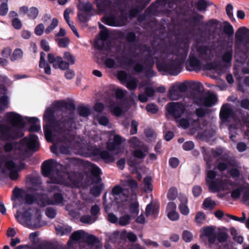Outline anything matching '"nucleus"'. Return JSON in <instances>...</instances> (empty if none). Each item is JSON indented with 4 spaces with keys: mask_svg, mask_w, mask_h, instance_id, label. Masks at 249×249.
<instances>
[{
    "mask_svg": "<svg viewBox=\"0 0 249 249\" xmlns=\"http://www.w3.org/2000/svg\"><path fill=\"white\" fill-rule=\"evenodd\" d=\"M8 121L11 123L12 126L7 127L2 124L0 125V137L6 138L8 137L17 139L23 135V129L25 122L22 117L18 114L14 112L8 113L6 114Z\"/></svg>",
    "mask_w": 249,
    "mask_h": 249,
    "instance_id": "nucleus-1",
    "label": "nucleus"
},
{
    "mask_svg": "<svg viewBox=\"0 0 249 249\" xmlns=\"http://www.w3.org/2000/svg\"><path fill=\"white\" fill-rule=\"evenodd\" d=\"M53 142L50 147L51 151L56 155L59 154H70L71 152H77L84 156L83 151L85 150L86 143L84 141H47ZM87 142V141H85Z\"/></svg>",
    "mask_w": 249,
    "mask_h": 249,
    "instance_id": "nucleus-2",
    "label": "nucleus"
},
{
    "mask_svg": "<svg viewBox=\"0 0 249 249\" xmlns=\"http://www.w3.org/2000/svg\"><path fill=\"white\" fill-rule=\"evenodd\" d=\"M90 142H86L85 150L83 151L84 157H98L106 162H111L113 161V156L110 154L108 151L102 150L101 147L91 144Z\"/></svg>",
    "mask_w": 249,
    "mask_h": 249,
    "instance_id": "nucleus-3",
    "label": "nucleus"
},
{
    "mask_svg": "<svg viewBox=\"0 0 249 249\" xmlns=\"http://www.w3.org/2000/svg\"><path fill=\"white\" fill-rule=\"evenodd\" d=\"M211 56V51L206 48L198 49L195 56L191 53L189 61V65L191 69L190 70L197 71L201 68L200 62L197 60V58L207 61L210 59Z\"/></svg>",
    "mask_w": 249,
    "mask_h": 249,
    "instance_id": "nucleus-4",
    "label": "nucleus"
},
{
    "mask_svg": "<svg viewBox=\"0 0 249 249\" xmlns=\"http://www.w3.org/2000/svg\"><path fill=\"white\" fill-rule=\"evenodd\" d=\"M236 45L243 51L249 52V29L246 27L238 28L235 35Z\"/></svg>",
    "mask_w": 249,
    "mask_h": 249,
    "instance_id": "nucleus-5",
    "label": "nucleus"
},
{
    "mask_svg": "<svg viewBox=\"0 0 249 249\" xmlns=\"http://www.w3.org/2000/svg\"><path fill=\"white\" fill-rule=\"evenodd\" d=\"M188 106L182 102H171L166 105L167 112L177 119L188 113Z\"/></svg>",
    "mask_w": 249,
    "mask_h": 249,
    "instance_id": "nucleus-6",
    "label": "nucleus"
},
{
    "mask_svg": "<svg viewBox=\"0 0 249 249\" xmlns=\"http://www.w3.org/2000/svg\"><path fill=\"white\" fill-rule=\"evenodd\" d=\"M52 188L53 191H58L54 193L52 197L46 201H45L43 198H41L40 201L42 206L44 207L46 205H59L63 204L65 200L62 191L60 190L59 186L57 185L52 186Z\"/></svg>",
    "mask_w": 249,
    "mask_h": 249,
    "instance_id": "nucleus-7",
    "label": "nucleus"
},
{
    "mask_svg": "<svg viewBox=\"0 0 249 249\" xmlns=\"http://www.w3.org/2000/svg\"><path fill=\"white\" fill-rule=\"evenodd\" d=\"M128 142L135 143L134 149L132 152L133 156L138 159H144L149 152V146L141 142V141Z\"/></svg>",
    "mask_w": 249,
    "mask_h": 249,
    "instance_id": "nucleus-8",
    "label": "nucleus"
},
{
    "mask_svg": "<svg viewBox=\"0 0 249 249\" xmlns=\"http://www.w3.org/2000/svg\"><path fill=\"white\" fill-rule=\"evenodd\" d=\"M194 101L199 105L211 107L216 103L217 97L211 92H207L201 97L195 98Z\"/></svg>",
    "mask_w": 249,
    "mask_h": 249,
    "instance_id": "nucleus-9",
    "label": "nucleus"
},
{
    "mask_svg": "<svg viewBox=\"0 0 249 249\" xmlns=\"http://www.w3.org/2000/svg\"><path fill=\"white\" fill-rule=\"evenodd\" d=\"M48 60L50 64L53 65L54 69H60L62 70L68 69V66L66 62L60 56H55L52 53H49L48 54Z\"/></svg>",
    "mask_w": 249,
    "mask_h": 249,
    "instance_id": "nucleus-10",
    "label": "nucleus"
},
{
    "mask_svg": "<svg viewBox=\"0 0 249 249\" xmlns=\"http://www.w3.org/2000/svg\"><path fill=\"white\" fill-rule=\"evenodd\" d=\"M55 163V161L53 159L46 160L42 163L41 172L44 177H49L53 175Z\"/></svg>",
    "mask_w": 249,
    "mask_h": 249,
    "instance_id": "nucleus-11",
    "label": "nucleus"
},
{
    "mask_svg": "<svg viewBox=\"0 0 249 249\" xmlns=\"http://www.w3.org/2000/svg\"><path fill=\"white\" fill-rule=\"evenodd\" d=\"M206 184L209 189L213 193L224 190L226 185L225 181L221 178H216Z\"/></svg>",
    "mask_w": 249,
    "mask_h": 249,
    "instance_id": "nucleus-12",
    "label": "nucleus"
},
{
    "mask_svg": "<svg viewBox=\"0 0 249 249\" xmlns=\"http://www.w3.org/2000/svg\"><path fill=\"white\" fill-rule=\"evenodd\" d=\"M124 141H107V148L110 152L117 155L124 151V147L122 146Z\"/></svg>",
    "mask_w": 249,
    "mask_h": 249,
    "instance_id": "nucleus-13",
    "label": "nucleus"
},
{
    "mask_svg": "<svg viewBox=\"0 0 249 249\" xmlns=\"http://www.w3.org/2000/svg\"><path fill=\"white\" fill-rule=\"evenodd\" d=\"M215 230V227L213 226H207L203 228L202 234L208 238V241L211 244H214L216 239Z\"/></svg>",
    "mask_w": 249,
    "mask_h": 249,
    "instance_id": "nucleus-14",
    "label": "nucleus"
},
{
    "mask_svg": "<svg viewBox=\"0 0 249 249\" xmlns=\"http://www.w3.org/2000/svg\"><path fill=\"white\" fill-rule=\"evenodd\" d=\"M83 241L85 242L91 247L95 246L96 248H100V241L98 238L93 234H89L86 232Z\"/></svg>",
    "mask_w": 249,
    "mask_h": 249,
    "instance_id": "nucleus-15",
    "label": "nucleus"
},
{
    "mask_svg": "<svg viewBox=\"0 0 249 249\" xmlns=\"http://www.w3.org/2000/svg\"><path fill=\"white\" fill-rule=\"evenodd\" d=\"M164 69L170 74L177 75L180 71L181 70L180 63L179 62L173 63L166 66Z\"/></svg>",
    "mask_w": 249,
    "mask_h": 249,
    "instance_id": "nucleus-16",
    "label": "nucleus"
},
{
    "mask_svg": "<svg viewBox=\"0 0 249 249\" xmlns=\"http://www.w3.org/2000/svg\"><path fill=\"white\" fill-rule=\"evenodd\" d=\"M45 53L43 52L40 53V58L39 66L40 68L43 69L44 72L48 75L51 74V68L48 63L45 60Z\"/></svg>",
    "mask_w": 249,
    "mask_h": 249,
    "instance_id": "nucleus-17",
    "label": "nucleus"
},
{
    "mask_svg": "<svg viewBox=\"0 0 249 249\" xmlns=\"http://www.w3.org/2000/svg\"><path fill=\"white\" fill-rule=\"evenodd\" d=\"M41 198H43L42 195L40 194L36 193L35 195L26 194L24 198L26 204L31 205L34 202H36L38 199H39V201L41 203V201H40Z\"/></svg>",
    "mask_w": 249,
    "mask_h": 249,
    "instance_id": "nucleus-18",
    "label": "nucleus"
},
{
    "mask_svg": "<svg viewBox=\"0 0 249 249\" xmlns=\"http://www.w3.org/2000/svg\"><path fill=\"white\" fill-rule=\"evenodd\" d=\"M9 162H11L13 163V165H11V167L10 168L5 167V168L10 171L9 174L10 178L13 180H16L18 178L19 171L16 169L17 164L12 159H11Z\"/></svg>",
    "mask_w": 249,
    "mask_h": 249,
    "instance_id": "nucleus-19",
    "label": "nucleus"
},
{
    "mask_svg": "<svg viewBox=\"0 0 249 249\" xmlns=\"http://www.w3.org/2000/svg\"><path fill=\"white\" fill-rule=\"evenodd\" d=\"M55 230L57 234L63 236L70 234L72 231V228L68 225H57L55 226Z\"/></svg>",
    "mask_w": 249,
    "mask_h": 249,
    "instance_id": "nucleus-20",
    "label": "nucleus"
},
{
    "mask_svg": "<svg viewBox=\"0 0 249 249\" xmlns=\"http://www.w3.org/2000/svg\"><path fill=\"white\" fill-rule=\"evenodd\" d=\"M233 112L228 105L223 106L221 111L220 117L222 120H225L232 116Z\"/></svg>",
    "mask_w": 249,
    "mask_h": 249,
    "instance_id": "nucleus-21",
    "label": "nucleus"
},
{
    "mask_svg": "<svg viewBox=\"0 0 249 249\" xmlns=\"http://www.w3.org/2000/svg\"><path fill=\"white\" fill-rule=\"evenodd\" d=\"M86 231L82 230H78L74 231L70 236L68 244L71 241H78L79 240L83 241Z\"/></svg>",
    "mask_w": 249,
    "mask_h": 249,
    "instance_id": "nucleus-22",
    "label": "nucleus"
},
{
    "mask_svg": "<svg viewBox=\"0 0 249 249\" xmlns=\"http://www.w3.org/2000/svg\"><path fill=\"white\" fill-rule=\"evenodd\" d=\"M123 106L122 105H119L118 103L111 101L110 103L109 108L111 112L116 116H119L123 112Z\"/></svg>",
    "mask_w": 249,
    "mask_h": 249,
    "instance_id": "nucleus-23",
    "label": "nucleus"
},
{
    "mask_svg": "<svg viewBox=\"0 0 249 249\" xmlns=\"http://www.w3.org/2000/svg\"><path fill=\"white\" fill-rule=\"evenodd\" d=\"M12 158L10 156L6 155L4 154H1L0 155V168L1 167V165L4 164L5 167L10 168L11 167V165H13V163L11 162H9Z\"/></svg>",
    "mask_w": 249,
    "mask_h": 249,
    "instance_id": "nucleus-24",
    "label": "nucleus"
},
{
    "mask_svg": "<svg viewBox=\"0 0 249 249\" xmlns=\"http://www.w3.org/2000/svg\"><path fill=\"white\" fill-rule=\"evenodd\" d=\"M232 57V50L229 48L223 52L222 55V60L224 63H230Z\"/></svg>",
    "mask_w": 249,
    "mask_h": 249,
    "instance_id": "nucleus-25",
    "label": "nucleus"
},
{
    "mask_svg": "<svg viewBox=\"0 0 249 249\" xmlns=\"http://www.w3.org/2000/svg\"><path fill=\"white\" fill-rule=\"evenodd\" d=\"M213 5L212 1L208 0H199L197 3V9L200 11H205L208 6Z\"/></svg>",
    "mask_w": 249,
    "mask_h": 249,
    "instance_id": "nucleus-26",
    "label": "nucleus"
},
{
    "mask_svg": "<svg viewBox=\"0 0 249 249\" xmlns=\"http://www.w3.org/2000/svg\"><path fill=\"white\" fill-rule=\"evenodd\" d=\"M27 142V147L29 151L35 152L38 150L39 146V141H22Z\"/></svg>",
    "mask_w": 249,
    "mask_h": 249,
    "instance_id": "nucleus-27",
    "label": "nucleus"
},
{
    "mask_svg": "<svg viewBox=\"0 0 249 249\" xmlns=\"http://www.w3.org/2000/svg\"><path fill=\"white\" fill-rule=\"evenodd\" d=\"M23 55V52L21 49H16L10 57L11 61H16L21 59Z\"/></svg>",
    "mask_w": 249,
    "mask_h": 249,
    "instance_id": "nucleus-28",
    "label": "nucleus"
},
{
    "mask_svg": "<svg viewBox=\"0 0 249 249\" xmlns=\"http://www.w3.org/2000/svg\"><path fill=\"white\" fill-rule=\"evenodd\" d=\"M92 177L96 179V183H99L101 180L100 177L101 170L97 166H93L91 170Z\"/></svg>",
    "mask_w": 249,
    "mask_h": 249,
    "instance_id": "nucleus-29",
    "label": "nucleus"
},
{
    "mask_svg": "<svg viewBox=\"0 0 249 249\" xmlns=\"http://www.w3.org/2000/svg\"><path fill=\"white\" fill-rule=\"evenodd\" d=\"M139 205L138 202H131L129 206L130 213L133 215H137L139 213Z\"/></svg>",
    "mask_w": 249,
    "mask_h": 249,
    "instance_id": "nucleus-30",
    "label": "nucleus"
},
{
    "mask_svg": "<svg viewBox=\"0 0 249 249\" xmlns=\"http://www.w3.org/2000/svg\"><path fill=\"white\" fill-rule=\"evenodd\" d=\"M244 189V188L243 186H239L237 188L233 189L231 193V197L234 200L239 199Z\"/></svg>",
    "mask_w": 249,
    "mask_h": 249,
    "instance_id": "nucleus-31",
    "label": "nucleus"
},
{
    "mask_svg": "<svg viewBox=\"0 0 249 249\" xmlns=\"http://www.w3.org/2000/svg\"><path fill=\"white\" fill-rule=\"evenodd\" d=\"M103 188V184L93 186L90 189V193L95 197L99 196Z\"/></svg>",
    "mask_w": 249,
    "mask_h": 249,
    "instance_id": "nucleus-32",
    "label": "nucleus"
},
{
    "mask_svg": "<svg viewBox=\"0 0 249 249\" xmlns=\"http://www.w3.org/2000/svg\"><path fill=\"white\" fill-rule=\"evenodd\" d=\"M131 216L128 214L121 216L118 220V224L121 226H125L130 223Z\"/></svg>",
    "mask_w": 249,
    "mask_h": 249,
    "instance_id": "nucleus-33",
    "label": "nucleus"
},
{
    "mask_svg": "<svg viewBox=\"0 0 249 249\" xmlns=\"http://www.w3.org/2000/svg\"><path fill=\"white\" fill-rule=\"evenodd\" d=\"M152 179L150 176H146L143 179V183L144 184L145 191L151 192L153 190V186L152 184Z\"/></svg>",
    "mask_w": 249,
    "mask_h": 249,
    "instance_id": "nucleus-34",
    "label": "nucleus"
},
{
    "mask_svg": "<svg viewBox=\"0 0 249 249\" xmlns=\"http://www.w3.org/2000/svg\"><path fill=\"white\" fill-rule=\"evenodd\" d=\"M216 205V203L214 201L212 200L210 197L205 198L203 202V206L206 209L213 210Z\"/></svg>",
    "mask_w": 249,
    "mask_h": 249,
    "instance_id": "nucleus-35",
    "label": "nucleus"
},
{
    "mask_svg": "<svg viewBox=\"0 0 249 249\" xmlns=\"http://www.w3.org/2000/svg\"><path fill=\"white\" fill-rule=\"evenodd\" d=\"M64 58L65 60V61L68 64V68L70 65H73L75 63V59L74 56L68 52H66L64 53Z\"/></svg>",
    "mask_w": 249,
    "mask_h": 249,
    "instance_id": "nucleus-36",
    "label": "nucleus"
},
{
    "mask_svg": "<svg viewBox=\"0 0 249 249\" xmlns=\"http://www.w3.org/2000/svg\"><path fill=\"white\" fill-rule=\"evenodd\" d=\"M31 121L33 124L31 127V131L35 132L39 131L40 129V125L38 124V119L35 117H32L31 118Z\"/></svg>",
    "mask_w": 249,
    "mask_h": 249,
    "instance_id": "nucleus-37",
    "label": "nucleus"
},
{
    "mask_svg": "<svg viewBox=\"0 0 249 249\" xmlns=\"http://www.w3.org/2000/svg\"><path fill=\"white\" fill-rule=\"evenodd\" d=\"M169 96L171 100H178L181 97V94L180 90L172 89L169 92Z\"/></svg>",
    "mask_w": 249,
    "mask_h": 249,
    "instance_id": "nucleus-38",
    "label": "nucleus"
},
{
    "mask_svg": "<svg viewBox=\"0 0 249 249\" xmlns=\"http://www.w3.org/2000/svg\"><path fill=\"white\" fill-rule=\"evenodd\" d=\"M38 14V9L36 7H32L29 10L28 16L29 18L35 19L37 17Z\"/></svg>",
    "mask_w": 249,
    "mask_h": 249,
    "instance_id": "nucleus-39",
    "label": "nucleus"
},
{
    "mask_svg": "<svg viewBox=\"0 0 249 249\" xmlns=\"http://www.w3.org/2000/svg\"><path fill=\"white\" fill-rule=\"evenodd\" d=\"M56 211L54 208L52 207H48L46 208L45 210V214L49 218H54L56 216Z\"/></svg>",
    "mask_w": 249,
    "mask_h": 249,
    "instance_id": "nucleus-40",
    "label": "nucleus"
},
{
    "mask_svg": "<svg viewBox=\"0 0 249 249\" xmlns=\"http://www.w3.org/2000/svg\"><path fill=\"white\" fill-rule=\"evenodd\" d=\"M58 20L55 18L52 19L51 23L46 28L45 33L47 34L50 33L53 29H54L58 25Z\"/></svg>",
    "mask_w": 249,
    "mask_h": 249,
    "instance_id": "nucleus-41",
    "label": "nucleus"
},
{
    "mask_svg": "<svg viewBox=\"0 0 249 249\" xmlns=\"http://www.w3.org/2000/svg\"><path fill=\"white\" fill-rule=\"evenodd\" d=\"M178 195L177 190L176 188H171L167 193V197L169 200H174L177 198Z\"/></svg>",
    "mask_w": 249,
    "mask_h": 249,
    "instance_id": "nucleus-42",
    "label": "nucleus"
},
{
    "mask_svg": "<svg viewBox=\"0 0 249 249\" xmlns=\"http://www.w3.org/2000/svg\"><path fill=\"white\" fill-rule=\"evenodd\" d=\"M97 3V6L99 10L101 11L105 10V7L108 6L109 2L108 0H95Z\"/></svg>",
    "mask_w": 249,
    "mask_h": 249,
    "instance_id": "nucleus-43",
    "label": "nucleus"
},
{
    "mask_svg": "<svg viewBox=\"0 0 249 249\" xmlns=\"http://www.w3.org/2000/svg\"><path fill=\"white\" fill-rule=\"evenodd\" d=\"M216 176V173L215 171L212 170H210L207 171L205 179L206 184L212 180L215 179Z\"/></svg>",
    "mask_w": 249,
    "mask_h": 249,
    "instance_id": "nucleus-44",
    "label": "nucleus"
},
{
    "mask_svg": "<svg viewBox=\"0 0 249 249\" xmlns=\"http://www.w3.org/2000/svg\"><path fill=\"white\" fill-rule=\"evenodd\" d=\"M45 32V26L43 23H39L37 25L35 28L34 32L36 36H41Z\"/></svg>",
    "mask_w": 249,
    "mask_h": 249,
    "instance_id": "nucleus-45",
    "label": "nucleus"
},
{
    "mask_svg": "<svg viewBox=\"0 0 249 249\" xmlns=\"http://www.w3.org/2000/svg\"><path fill=\"white\" fill-rule=\"evenodd\" d=\"M55 40L57 42L58 46L63 48L67 47L70 43V39L68 37H64L60 39L56 38Z\"/></svg>",
    "mask_w": 249,
    "mask_h": 249,
    "instance_id": "nucleus-46",
    "label": "nucleus"
},
{
    "mask_svg": "<svg viewBox=\"0 0 249 249\" xmlns=\"http://www.w3.org/2000/svg\"><path fill=\"white\" fill-rule=\"evenodd\" d=\"M242 216L241 217H239L233 215H231L230 214H227L226 216L230 217L232 220L237 221L239 222H240L241 223H244L245 222L246 219V213L244 212H242Z\"/></svg>",
    "mask_w": 249,
    "mask_h": 249,
    "instance_id": "nucleus-47",
    "label": "nucleus"
},
{
    "mask_svg": "<svg viewBox=\"0 0 249 249\" xmlns=\"http://www.w3.org/2000/svg\"><path fill=\"white\" fill-rule=\"evenodd\" d=\"M224 31L228 36H232L233 34L234 30L232 26L228 22H226L223 27Z\"/></svg>",
    "mask_w": 249,
    "mask_h": 249,
    "instance_id": "nucleus-48",
    "label": "nucleus"
},
{
    "mask_svg": "<svg viewBox=\"0 0 249 249\" xmlns=\"http://www.w3.org/2000/svg\"><path fill=\"white\" fill-rule=\"evenodd\" d=\"M182 237L185 242H190L192 240L193 234L188 231H184L182 233Z\"/></svg>",
    "mask_w": 249,
    "mask_h": 249,
    "instance_id": "nucleus-49",
    "label": "nucleus"
},
{
    "mask_svg": "<svg viewBox=\"0 0 249 249\" xmlns=\"http://www.w3.org/2000/svg\"><path fill=\"white\" fill-rule=\"evenodd\" d=\"M124 185L129 187L131 189H137L138 184L135 180L129 179L125 181Z\"/></svg>",
    "mask_w": 249,
    "mask_h": 249,
    "instance_id": "nucleus-50",
    "label": "nucleus"
},
{
    "mask_svg": "<svg viewBox=\"0 0 249 249\" xmlns=\"http://www.w3.org/2000/svg\"><path fill=\"white\" fill-rule=\"evenodd\" d=\"M137 80L135 78H131L127 80L126 87L129 89H134L137 87Z\"/></svg>",
    "mask_w": 249,
    "mask_h": 249,
    "instance_id": "nucleus-51",
    "label": "nucleus"
},
{
    "mask_svg": "<svg viewBox=\"0 0 249 249\" xmlns=\"http://www.w3.org/2000/svg\"><path fill=\"white\" fill-rule=\"evenodd\" d=\"M180 213L184 215H187L190 212L187 204H180L178 206Z\"/></svg>",
    "mask_w": 249,
    "mask_h": 249,
    "instance_id": "nucleus-52",
    "label": "nucleus"
},
{
    "mask_svg": "<svg viewBox=\"0 0 249 249\" xmlns=\"http://www.w3.org/2000/svg\"><path fill=\"white\" fill-rule=\"evenodd\" d=\"M31 209L25 211L21 214V217L27 222H30L32 219V213L30 212Z\"/></svg>",
    "mask_w": 249,
    "mask_h": 249,
    "instance_id": "nucleus-53",
    "label": "nucleus"
},
{
    "mask_svg": "<svg viewBox=\"0 0 249 249\" xmlns=\"http://www.w3.org/2000/svg\"><path fill=\"white\" fill-rule=\"evenodd\" d=\"M78 112L79 114L83 117L88 116L89 113V110L88 107H81L78 108Z\"/></svg>",
    "mask_w": 249,
    "mask_h": 249,
    "instance_id": "nucleus-54",
    "label": "nucleus"
},
{
    "mask_svg": "<svg viewBox=\"0 0 249 249\" xmlns=\"http://www.w3.org/2000/svg\"><path fill=\"white\" fill-rule=\"evenodd\" d=\"M99 28L101 29L100 33V38L102 40H105L108 36V32L105 27L102 24L99 25Z\"/></svg>",
    "mask_w": 249,
    "mask_h": 249,
    "instance_id": "nucleus-55",
    "label": "nucleus"
},
{
    "mask_svg": "<svg viewBox=\"0 0 249 249\" xmlns=\"http://www.w3.org/2000/svg\"><path fill=\"white\" fill-rule=\"evenodd\" d=\"M228 235L225 232H220L216 235V238L220 243L225 242L228 239Z\"/></svg>",
    "mask_w": 249,
    "mask_h": 249,
    "instance_id": "nucleus-56",
    "label": "nucleus"
},
{
    "mask_svg": "<svg viewBox=\"0 0 249 249\" xmlns=\"http://www.w3.org/2000/svg\"><path fill=\"white\" fill-rule=\"evenodd\" d=\"M80 10L84 12H89L92 9V5L91 3L87 2L86 3L80 4L79 6Z\"/></svg>",
    "mask_w": 249,
    "mask_h": 249,
    "instance_id": "nucleus-57",
    "label": "nucleus"
},
{
    "mask_svg": "<svg viewBox=\"0 0 249 249\" xmlns=\"http://www.w3.org/2000/svg\"><path fill=\"white\" fill-rule=\"evenodd\" d=\"M107 135L109 140H121V136L113 131L109 132Z\"/></svg>",
    "mask_w": 249,
    "mask_h": 249,
    "instance_id": "nucleus-58",
    "label": "nucleus"
},
{
    "mask_svg": "<svg viewBox=\"0 0 249 249\" xmlns=\"http://www.w3.org/2000/svg\"><path fill=\"white\" fill-rule=\"evenodd\" d=\"M224 151V149L222 147H217L215 149H212L211 152L214 158H217L221 156Z\"/></svg>",
    "mask_w": 249,
    "mask_h": 249,
    "instance_id": "nucleus-59",
    "label": "nucleus"
},
{
    "mask_svg": "<svg viewBox=\"0 0 249 249\" xmlns=\"http://www.w3.org/2000/svg\"><path fill=\"white\" fill-rule=\"evenodd\" d=\"M167 216L169 219L172 221L178 220L179 217V215L176 211L168 212Z\"/></svg>",
    "mask_w": 249,
    "mask_h": 249,
    "instance_id": "nucleus-60",
    "label": "nucleus"
},
{
    "mask_svg": "<svg viewBox=\"0 0 249 249\" xmlns=\"http://www.w3.org/2000/svg\"><path fill=\"white\" fill-rule=\"evenodd\" d=\"M169 164L173 168H176L179 164V160L177 158L172 157L169 160Z\"/></svg>",
    "mask_w": 249,
    "mask_h": 249,
    "instance_id": "nucleus-61",
    "label": "nucleus"
},
{
    "mask_svg": "<svg viewBox=\"0 0 249 249\" xmlns=\"http://www.w3.org/2000/svg\"><path fill=\"white\" fill-rule=\"evenodd\" d=\"M91 216L86 214L81 217L80 221L83 223L90 224L93 222Z\"/></svg>",
    "mask_w": 249,
    "mask_h": 249,
    "instance_id": "nucleus-62",
    "label": "nucleus"
},
{
    "mask_svg": "<svg viewBox=\"0 0 249 249\" xmlns=\"http://www.w3.org/2000/svg\"><path fill=\"white\" fill-rule=\"evenodd\" d=\"M8 6L6 3H2L0 5V15H6L8 13Z\"/></svg>",
    "mask_w": 249,
    "mask_h": 249,
    "instance_id": "nucleus-63",
    "label": "nucleus"
},
{
    "mask_svg": "<svg viewBox=\"0 0 249 249\" xmlns=\"http://www.w3.org/2000/svg\"><path fill=\"white\" fill-rule=\"evenodd\" d=\"M12 25L15 29L19 30L22 28V24L21 20L18 18H15L12 20Z\"/></svg>",
    "mask_w": 249,
    "mask_h": 249,
    "instance_id": "nucleus-64",
    "label": "nucleus"
}]
</instances>
